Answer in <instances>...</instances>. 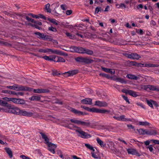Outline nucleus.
<instances>
[{
	"mask_svg": "<svg viewBox=\"0 0 159 159\" xmlns=\"http://www.w3.org/2000/svg\"><path fill=\"white\" fill-rule=\"evenodd\" d=\"M44 60L56 62H65V60L62 57L57 56L55 55H51L49 56H45L42 57Z\"/></svg>",
	"mask_w": 159,
	"mask_h": 159,
	"instance_id": "nucleus-1",
	"label": "nucleus"
},
{
	"mask_svg": "<svg viewBox=\"0 0 159 159\" xmlns=\"http://www.w3.org/2000/svg\"><path fill=\"white\" fill-rule=\"evenodd\" d=\"M75 131L76 133H78V135L81 138L87 139L91 137L90 134L83 131L81 129H77L75 130Z\"/></svg>",
	"mask_w": 159,
	"mask_h": 159,
	"instance_id": "nucleus-2",
	"label": "nucleus"
},
{
	"mask_svg": "<svg viewBox=\"0 0 159 159\" xmlns=\"http://www.w3.org/2000/svg\"><path fill=\"white\" fill-rule=\"evenodd\" d=\"M70 121L78 125H81L83 126H88L90 125V122L88 121H84L77 120L75 119H71Z\"/></svg>",
	"mask_w": 159,
	"mask_h": 159,
	"instance_id": "nucleus-3",
	"label": "nucleus"
},
{
	"mask_svg": "<svg viewBox=\"0 0 159 159\" xmlns=\"http://www.w3.org/2000/svg\"><path fill=\"white\" fill-rule=\"evenodd\" d=\"M75 59L77 62L84 63L86 64L92 63L93 61L92 59L80 57H76Z\"/></svg>",
	"mask_w": 159,
	"mask_h": 159,
	"instance_id": "nucleus-4",
	"label": "nucleus"
},
{
	"mask_svg": "<svg viewBox=\"0 0 159 159\" xmlns=\"http://www.w3.org/2000/svg\"><path fill=\"white\" fill-rule=\"evenodd\" d=\"M7 111H5L6 112H8L9 113L13 114L15 115H19V113L20 109L17 107H14L11 108V107L10 105V107L8 108Z\"/></svg>",
	"mask_w": 159,
	"mask_h": 159,
	"instance_id": "nucleus-5",
	"label": "nucleus"
},
{
	"mask_svg": "<svg viewBox=\"0 0 159 159\" xmlns=\"http://www.w3.org/2000/svg\"><path fill=\"white\" fill-rule=\"evenodd\" d=\"M82 48L81 47L70 46L69 48L70 51L73 52H76L81 54Z\"/></svg>",
	"mask_w": 159,
	"mask_h": 159,
	"instance_id": "nucleus-6",
	"label": "nucleus"
},
{
	"mask_svg": "<svg viewBox=\"0 0 159 159\" xmlns=\"http://www.w3.org/2000/svg\"><path fill=\"white\" fill-rule=\"evenodd\" d=\"M127 151L129 154L135 155L137 157H140L141 154L135 148H129L127 149Z\"/></svg>",
	"mask_w": 159,
	"mask_h": 159,
	"instance_id": "nucleus-7",
	"label": "nucleus"
},
{
	"mask_svg": "<svg viewBox=\"0 0 159 159\" xmlns=\"http://www.w3.org/2000/svg\"><path fill=\"white\" fill-rule=\"evenodd\" d=\"M125 56L128 58L134 60L136 59L138 60L141 57L140 55L135 53H132L130 54L127 53L125 54Z\"/></svg>",
	"mask_w": 159,
	"mask_h": 159,
	"instance_id": "nucleus-8",
	"label": "nucleus"
},
{
	"mask_svg": "<svg viewBox=\"0 0 159 159\" xmlns=\"http://www.w3.org/2000/svg\"><path fill=\"white\" fill-rule=\"evenodd\" d=\"M15 85L16 86V90L31 91L33 89L32 88H29L17 84H15Z\"/></svg>",
	"mask_w": 159,
	"mask_h": 159,
	"instance_id": "nucleus-9",
	"label": "nucleus"
},
{
	"mask_svg": "<svg viewBox=\"0 0 159 159\" xmlns=\"http://www.w3.org/2000/svg\"><path fill=\"white\" fill-rule=\"evenodd\" d=\"M33 115V113L30 111H26L24 110H20V109L19 115L30 117Z\"/></svg>",
	"mask_w": 159,
	"mask_h": 159,
	"instance_id": "nucleus-10",
	"label": "nucleus"
},
{
	"mask_svg": "<svg viewBox=\"0 0 159 159\" xmlns=\"http://www.w3.org/2000/svg\"><path fill=\"white\" fill-rule=\"evenodd\" d=\"M46 145L48 146V150L53 154H54L55 149L56 148L57 146L50 142H49Z\"/></svg>",
	"mask_w": 159,
	"mask_h": 159,
	"instance_id": "nucleus-11",
	"label": "nucleus"
},
{
	"mask_svg": "<svg viewBox=\"0 0 159 159\" xmlns=\"http://www.w3.org/2000/svg\"><path fill=\"white\" fill-rule=\"evenodd\" d=\"M81 54H86L89 55H93L94 52L93 51L91 50L83 47Z\"/></svg>",
	"mask_w": 159,
	"mask_h": 159,
	"instance_id": "nucleus-12",
	"label": "nucleus"
},
{
	"mask_svg": "<svg viewBox=\"0 0 159 159\" xmlns=\"http://www.w3.org/2000/svg\"><path fill=\"white\" fill-rule=\"evenodd\" d=\"M33 91L34 93H48L49 92V90L46 89H34Z\"/></svg>",
	"mask_w": 159,
	"mask_h": 159,
	"instance_id": "nucleus-13",
	"label": "nucleus"
},
{
	"mask_svg": "<svg viewBox=\"0 0 159 159\" xmlns=\"http://www.w3.org/2000/svg\"><path fill=\"white\" fill-rule=\"evenodd\" d=\"M112 80L114 81L120 82L122 83H126V81L123 79L117 77L116 75H114L111 78Z\"/></svg>",
	"mask_w": 159,
	"mask_h": 159,
	"instance_id": "nucleus-14",
	"label": "nucleus"
},
{
	"mask_svg": "<svg viewBox=\"0 0 159 159\" xmlns=\"http://www.w3.org/2000/svg\"><path fill=\"white\" fill-rule=\"evenodd\" d=\"M95 105L100 107H106L107 106V104L105 102L97 101L95 102Z\"/></svg>",
	"mask_w": 159,
	"mask_h": 159,
	"instance_id": "nucleus-15",
	"label": "nucleus"
},
{
	"mask_svg": "<svg viewBox=\"0 0 159 159\" xmlns=\"http://www.w3.org/2000/svg\"><path fill=\"white\" fill-rule=\"evenodd\" d=\"M40 134L42 136V138L44 140V143L47 144L49 142V139L48 136L44 133L40 132Z\"/></svg>",
	"mask_w": 159,
	"mask_h": 159,
	"instance_id": "nucleus-16",
	"label": "nucleus"
},
{
	"mask_svg": "<svg viewBox=\"0 0 159 159\" xmlns=\"http://www.w3.org/2000/svg\"><path fill=\"white\" fill-rule=\"evenodd\" d=\"M81 102L86 104L91 105L92 104V99L89 98H85L82 100L81 101Z\"/></svg>",
	"mask_w": 159,
	"mask_h": 159,
	"instance_id": "nucleus-17",
	"label": "nucleus"
},
{
	"mask_svg": "<svg viewBox=\"0 0 159 159\" xmlns=\"http://www.w3.org/2000/svg\"><path fill=\"white\" fill-rule=\"evenodd\" d=\"M157 134V131L153 129H147L146 134L149 135H155Z\"/></svg>",
	"mask_w": 159,
	"mask_h": 159,
	"instance_id": "nucleus-18",
	"label": "nucleus"
},
{
	"mask_svg": "<svg viewBox=\"0 0 159 159\" xmlns=\"http://www.w3.org/2000/svg\"><path fill=\"white\" fill-rule=\"evenodd\" d=\"M70 110L73 113H74L75 114H77L79 116L86 114V113L84 114L82 112L80 111H78L73 108H70Z\"/></svg>",
	"mask_w": 159,
	"mask_h": 159,
	"instance_id": "nucleus-19",
	"label": "nucleus"
},
{
	"mask_svg": "<svg viewBox=\"0 0 159 159\" xmlns=\"http://www.w3.org/2000/svg\"><path fill=\"white\" fill-rule=\"evenodd\" d=\"M70 110L73 113H74L75 114H77L79 116L86 114V113L84 114L82 112L80 111H78L73 108H70Z\"/></svg>",
	"mask_w": 159,
	"mask_h": 159,
	"instance_id": "nucleus-20",
	"label": "nucleus"
},
{
	"mask_svg": "<svg viewBox=\"0 0 159 159\" xmlns=\"http://www.w3.org/2000/svg\"><path fill=\"white\" fill-rule=\"evenodd\" d=\"M49 52H51L52 53L55 54L57 55H64L63 53L61 51L57 49H54L50 48Z\"/></svg>",
	"mask_w": 159,
	"mask_h": 159,
	"instance_id": "nucleus-21",
	"label": "nucleus"
},
{
	"mask_svg": "<svg viewBox=\"0 0 159 159\" xmlns=\"http://www.w3.org/2000/svg\"><path fill=\"white\" fill-rule=\"evenodd\" d=\"M63 25L65 28H69L72 32L75 30V29L74 28L72 25H69L68 23H64Z\"/></svg>",
	"mask_w": 159,
	"mask_h": 159,
	"instance_id": "nucleus-22",
	"label": "nucleus"
},
{
	"mask_svg": "<svg viewBox=\"0 0 159 159\" xmlns=\"http://www.w3.org/2000/svg\"><path fill=\"white\" fill-rule=\"evenodd\" d=\"M148 87L149 90L159 91V87L154 85H148Z\"/></svg>",
	"mask_w": 159,
	"mask_h": 159,
	"instance_id": "nucleus-23",
	"label": "nucleus"
},
{
	"mask_svg": "<svg viewBox=\"0 0 159 159\" xmlns=\"http://www.w3.org/2000/svg\"><path fill=\"white\" fill-rule=\"evenodd\" d=\"M0 105L3 107H7V108H9L10 107V104L8 103L6 101H3L0 99Z\"/></svg>",
	"mask_w": 159,
	"mask_h": 159,
	"instance_id": "nucleus-24",
	"label": "nucleus"
},
{
	"mask_svg": "<svg viewBox=\"0 0 159 159\" xmlns=\"http://www.w3.org/2000/svg\"><path fill=\"white\" fill-rule=\"evenodd\" d=\"M78 73V71L77 70H70L66 73L67 74L68 76H73L77 74Z\"/></svg>",
	"mask_w": 159,
	"mask_h": 159,
	"instance_id": "nucleus-25",
	"label": "nucleus"
},
{
	"mask_svg": "<svg viewBox=\"0 0 159 159\" xmlns=\"http://www.w3.org/2000/svg\"><path fill=\"white\" fill-rule=\"evenodd\" d=\"M101 68L102 70L105 72L109 73L111 74H114L115 73V71H114L113 72L112 69H111L103 67H102Z\"/></svg>",
	"mask_w": 159,
	"mask_h": 159,
	"instance_id": "nucleus-26",
	"label": "nucleus"
},
{
	"mask_svg": "<svg viewBox=\"0 0 159 159\" xmlns=\"http://www.w3.org/2000/svg\"><path fill=\"white\" fill-rule=\"evenodd\" d=\"M136 130L140 134H146L147 129H137Z\"/></svg>",
	"mask_w": 159,
	"mask_h": 159,
	"instance_id": "nucleus-27",
	"label": "nucleus"
},
{
	"mask_svg": "<svg viewBox=\"0 0 159 159\" xmlns=\"http://www.w3.org/2000/svg\"><path fill=\"white\" fill-rule=\"evenodd\" d=\"M5 149L9 157L10 158H12L13 156V155L11 149L9 148H5Z\"/></svg>",
	"mask_w": 159,
	"mask_h": 159,
	"instance_id": "nucleus-28",
	"label": "nucleus"
},
{
	"mask_svg": "<svg viewBox=\"0 0 159 159\" xmlns=\"http://www.w3.org/2000/svg\"><path fill=\"white\" fill-rule=\"evenodd\" d=\"M29 99L31 101H39L41 99V98L40 96H33L30 98Z\"/></svg>",
	"mask_w": 159,
	"mask_h": 159,
	"instance_id": "nucleus-29",
	"label": "nucleus"
},
{
	"mask_svg": "<svg viewBox=\"0 0 159 159\" xmlns=\"http://www.w3.org/2000/svg\"><path fill=\"white\" fill-rule=\"evenodd\" d=\"M119 121H130L129 119L126 118H125V116L124 115H121L119 117Z\"/></svg>",
	"mask_w": 159,
	"mask_h": 159,
	"instance_id": "nucleus-30",
	"label": "nucleus"
},
{
	"mask_svg": "<svg viewBox=\"0 0 159 159\" xmlns=\"http://www.w3.org/2000/svg\"><path fill=\"white\" fill-rule=\"evenodd\" d=\"M129 94L134 97H136L139 96V95L137 94V92L131 90H130Z\"/></svg>",
	"mask_w": 159,
	"mask_h": 159,
	"instance_id": "nucleus-31",
	"label": "nucleus"
},
{
	"mask_svg": "<svg viewBox=\"0 0 159 159\" xmlns=\"http://www.w3.org/2000/svg\"><path fill=\"white\" fill-rule=\"evenodd\" d=\"M127 76L129 79L131 80H137L139 78L138 77L132 74L128 75Z\"/></svg>",
	"mask_w": 159,
	"mask_h": 159,
	"instance_id": "nucleus-32",
	"label": "nucleus"
},
{
	"mask_svg": "<svg viewBox=\"0 0 159 159\" xmlns=\"http://www.w3.org/2000/svg\"><path fill=\"white\" fill-rule=\"evenodd\" d=\"M34 34L36 35H38V38L43 39L44 34L39 32H35L34 33Z\"/></svg>",
	"mask_w": 159,
	"mask_h": 159,
	"instance_id": "nucleus-33",
	"label": "nucleus"
},
{
	"mask_svg": "<svg viewBox=\"0 0 159 159\" xmlns=\"http://www.w3.org/2000/svg\"><path fill=\"white\" fill-rule=\"evenodd\" d=\"M101 109L94 107L90 108L89 111L93 112L100 113Z\"/></svg>",
	"mask_w": 159,
	"mask_h": 159,
	"instance_id": "nucleus-34",
	"label": "nucleus"
},
{
	"mask_svg": "<svg viewBox=\"0 0 159 159\" xmlns=\"http://www.w3.org/2000/svg\"><path fill=\"white\" fill-rule=\"evenodd\" d=\"M96 140L98 143L102 147H104L105 144L99 138L96 139Z\"/></svg>",
	"mask_w": 159,
	"mask_h": 159,
	"instance_id": "nucleus-35",
	"label": "nucleus"
},
{
	"mask_svg": "<svg viewBox=\"0 0 159 159\" xmlns=\"http://www.w3.org/2000/svg\"><path fill=\"white\" fill-rule=\"evenodd\" d=\"M159 66V65L157 64H154L151 63L145 64L144 66L147 67H157Z\"/></svg>",
	"mask_w": 159,
	"mask_h": 159,
	"instance_id": "nucleus-36",
	"label": "nucleus"
},
{
	"mask_svg": "<svg viewBox=\"0 0 159 159\" xmlns=\"http://www.w3.org/2000/svg\"><path fill=\"white\" fill-rule=\"evenodd\" d=\"M43 39L45 40H48L49 41H51L52 40V37L50 35L44 34Z\"/></svg>",
	"mask_w": 159,
	"mask_h": 159,
	"instance_id": "nucleus-37",
	"label": "nucleus"
},
{
	"mask_svg": "<svg viewBox=\"0 0 159 159\" xmlns=\"http://www.w3.org/2000/svg\"><path fill=\"white\" fill-rule=\"evenodd\" d=\"M146 102L148 105L150 107L152 108H153V100H146Z\"/></svg>",
	"mask_w": 159,
	"mask_h": 159,
	"instance_id": "nucleus-38",
	"label": "nucleus"
},
{
	"mask_svg": "<svg viewBox=\"0 0 159 159\" xmlns=\"http://www.w3.org/2000/svg\"><path fill=\"white\" fill-rule=\"evenodd\" d=\"M116 6L118 8H126L125 5L124 4L122 3H121L120 4H117L116 5Z\"/></svg>",
	"mask_w": 159,
	"mask_h": 159,
	"instance_id": "nucleus-39",
	"label": "nucleus"
},
{
	"mask_svg": "<svg viewBox=\"0 0 159 159\" xmlns=\"http://www.w3.org/2000/svg\"><path fill=\"white\" fill-rule=\"evenodd\" d=\"M139 124L140 125L143 126L149 125L150 124L147 121L144 122H139Z\"/></svg>",
	"mask_w": 159,
	"mask_h": 159,
	"instance_id": "nucleus-40",
	"label": "nucleus"
},
{
	"mask_svg": "<svg viewBox=\"0 0 159 159\" xmlns=\"http://www.w3.org/2000/svg\"><path fill=\"white\" fill-rule=\"evenodd\" d=\"M48 20L50 22L56 25H58V24L57 22V20L55 19L49 18Z\"/></svg>",
	"mask_w": 159,
	"mask_h": 159,
	"instance_id": "nucleus-41",
	"label": "nucleus"
},
{
	"mask_svg": "<svg viewBox=\"0 0 159 159\" xmlns=\"http://www.w3.org/2000/svg\"><path fill=\"white\" fill-rule=\"evenodd\" d=\"M18 101H17V104H24L25 103V101L23 99L18 98Z\"/></svg>",
	"mask_w": 159,
	"mask_h": 159,
	"instance_id": "nucleus-42",
	"label": "nucleus"
},
{
	"mask_svg": "<svg viewBox=\"0 0 159 159\" xmlns=\"http://www.w3.org/2000/svg\"><path fill=\"white\" fill-rule=\"evenodd\" d=\"M103 10L100 7H97L95 9V13H98L99 12H101L102 11H103Z\"/></svg>",
	"mask_w": 159,
	"mask_h": 159,
	"instance_id": "nucleus-43",
	"label": "nucleus"
},
{
	"mask_svg": "<svg viewBox=\"0 0 159 159\" xmlns=\"http://www.w3.org/2000/svg\"><path fill=\"white\" fill-rule=\"evenodd\" d=\"M85 146L88 148L93 151V152L94 151L95 149L93 148V147L91 146L89 144L85 143Z\"/></svg>",
	"mask_w": 159,
	"mask_h": 159,
	"instance_id": "nucleus-44",
	"label": "nucleus"
},
{
	"mask_svg": "<svg viewBox=\"0 0 159 159\" xmlns=\"http://www.w3.org/2000/svg\"><path fill=\"white\" fill-rule=\"evenodd\" d=\"M50 4L48 3L45 5V9L48 12H50L51 11V9L49 8Z\"/></svg>",
	"mask_w": 159,
	"mask_h": 159,
	"instance_id": "nucleus-45",
	"label": "nucleus"
},
{
	"mask_svg": "<svg viewBox=\"0 0 159 159\" xmlns=\"http://www.w3.org/2000/svg\"><path fill=\"white\" fill-rule=\"evenodd\" d=\"M99 75L100 76L105 77L108 79H109L110 78L109 75L106 74L100 73L99 74Z\"/></svg>",
	"mask_w": 159,
	"mask_h": 159,
	"instance_id": "nucleus-46",
	"label": "nucleus"
},
{
	"mask_svg": "<svg viewBox=\"0 0 159 159\" xmlns=\"http://www.w3.org/2000/svg\"><path fill=\"white\" fill-rule=\"evenodd\" d=\"M110 111L108 110H107L105 109H101L100 113H106L107 114H109Z\"/></svg>",
	"mask_w": 159,
	"mask_h": 159,
	"instance_id": "nucleus-47",
	"label": "nucleus"
},
{
	"mask_svg": "<svg viewBox=\"0 0 159 159\" xmlns=\"http://www.w3.org/2000/svg\"><path fill=\"white\" fill-rule=\"evenodd\" d=\"M48 30L50 31H51L54 32H56L57 31V30L56 29L52 26L49 27Z\"/></svg>",
	"mask_w": 159,
	"mask_h": 159,
	"instance_id": "nucleus-48",
	"label": "nucleus"
},
{
	"mask_svg": "<svg viewBox=\"0 0 159 159\" xmlns=\"http://www.w3.org/2000/svg\"><path fill=\"white\" fill-rule=\"evenodd\" d=\"M16 86L15 85H15L13 86H7L6 87L10 89H13L15 90H16Z\"/></svg>",
	"mask_w": 159,
	"mask_h": 159,
	"instance_id": "nucleus-49",
	"label": "nucleus"
},
{
	"mask_svg": "<svg viewBox=\"0 0 159 159\" xmlns=\"http://www.w3.org/2000/svg\"><path fill=\"white\" fill-rule=\"evenodd\" d=\"M127 127L129 129H134V131L135 132H136L135 131L136 129H134V127L132 125L130 124V125H127Z\"/></svg>",
	"mask_w": 159,
	"mask_h": 159,
	"instance_id": "nucleus-50",
	"label": "nucleus"
},
{
	"mask_svg": "<svg viewBox=\"0 0 159 159\" xmlns=\"http://www.w3.org/2000/svg\"><path fill=\"white\" fill-rule=\"evenodd\" d=\"M18 98H11L10 99V101H11L14 103H17V101H18Z\"/></svg>",
	"mask_w": 159,
	"mask_h": 159,
	"instance_id": "nucleus-51",
	"label": "nucleus"
},
{
	"mask_svg": "<svg viewBox=\"0 0 159 159\" xmlns=\"http://www.w3.org/2000/svg\"><path fill=\"white\" fill-rule=\"evenodd\" d=\"M110 144H111V146H110L109 145V148L112 150H114V149L115 148V147H114V143H111Z\"/></svg>",
	"mask_w": 159,
	"mask_h": 159,
	"instance_id": "nucleus-52",
	"label": "nucleus"
},
{
	"mask_svg": "<svg viewBox=\"0 0 159 159\" xmlns=\"http://www.w3.org/2000/svg\"><path fill=\"white\" fill-rule=\"evenodd\" d=\"M61 8L64 11L66 9V6L65 4H63L60 6Z\"/></svg>",
	"mask_w": 159,
	"mask_h": 159,
	"instance_id": "nucleus-53",
	"label": "nucleus"
},
{
	"mask_svg": "<svg viewBox=\"0 0 159 159\" xmlns=\"http://www.w3.org/2000/svg\"><path fill=\"white\" fill-rule=\"evenodd\" d=\"M130 64L132 66H138L139 64L135 61H131L130 62Z\"/></svg>",
	"mask_w": 159,
	"mask_h": 159,
	"instance_id": "nucleus-54",
	"label": "nucleus"
},
{
	"mask_svg": "<svg viewBox=\"0 0 159 159\" xmlns=\"http://www.w3.org/2000/svg\"><path fill=\"white\" fill-rule=\"evenodd\" d=\"M29 15L31 16L33 18L39 19V16L33 14L32 13L29 14Z\"/></svg>",
	"mask_w": 159,
	"mask_h": 159,
	"instance_id": "nucleus-55",
	"label": "nucleus"
},
{
	"mask_svg": "<svg viewBox=\"0 0 159 159\" xmlns=\"http://www.w3.org/2000/svg\"><path fill=\"white\" fill-rule=\"evenodd\" d=\"M122 97L123 99H124V100H125L128 103V104L130 103V102L129 100H128L127 97L125 96L124 95H122Z\"/></svg>",
	"mask_w": 159,
	"mask_h": 159,
	"instance_id": "nucleus-56",
	"label": "nucleus"
},
{
	"mask_svg": "<svg viewBox=\"0 0 159 159\" xmlns=\"http://www.w3.org/2000/svg\"><path fill=\"white\" fill-rule=\"evenodd\" d=\"M130 90H128L125 89H124L122 90V92L125 93L126 94H129V93Z\"/></svg>",
	"mask_w": 159,
	"mask_h": 159,
	"instance_id": "nucleus-57",
	"label": "nucleus"
},
{
	"mask_svg": "<svg viewBox=\"0 0 159 159\" xmlns=\"http://www.w3.org/2000/svg\"><path fill=\"white\" fill-rule=\"evenodd\" d=\"M141 87H142L143 89H144L145 90H148V85H142Z\"/></svg>",
	"mask_w": 159,
	"mask_h": 159,
	"instance_id": "nucleus-58",
	"label": "nucleus"
},
{
	"mask_svg": "<svg viewBox=\"0 0 159 159\" xmlns=\"http://www.w3.org/2000/svg\"><path fill=\"white\" fill-rule=\"evenodd\" d=\"M11 91L10 90H2V93H8L9 94H11Z\"/></svg>",
	"mask_w": 159,
	"mask_h": 159,
	"instance_id": "nucleus-59",
	"label": "nucleus"
},
{
	"mask_svg": "<svg viewBox=\"0 0 159 159\" xmlns=\"http://www.w3.org/2000/svg\"><path fill=\"white\" fill-rule=\"evenodd\" d=\"M20 157L22 158L23 159H32L28 157H26L24 155H21L20 156Z\"/></svg>",
	"mask_w": 159,
	"mask_h": 159,
	"instance_id": "nucleus-60",
	"label": "nucleus"
},
{
	"mask_svg": "<svg viewBox=\"0 0 159 159\" xmlns=\"http://www.w3.org/2000/svg\"><path fill=\"white\" fill-rule=\"evenodd\" d=\"M72 12L71 10H67L66 11V14L67 15H69L72 14Z\"/></svg>",
	"mask_w": 159,
	"mask_h": 159,
	"instance_id": "nucleus-61",
	"label": "nucleus"
},
{
	"mask_svg": "<svg viewBox=\"0 0 159 159\" xmlns=\"http://www.w3.org/2000/svg\"><path fill=\"white\" fill-rule=\"evenodd\" d=\"M137 104L140 107H141L142 108H143V109H145V108L144 106V105L141 103L139 102L137 103Z\"/></svg>",
	"mask_w": 159,
	"mask_h": 159,
	"instance_id": "nucleus-62",
	"label": "nucleus"
},
{
	"mask_svg": "<svg viewBox=\"0 0 159 159\" xmlns=\"http://www.w3.org/2000/svg\"><path fill=\"white\" fill-rule=\"evenodd\" d=\"M81 107L84 109L85 110L87 111H89L90 108L88 107L84 106H81Z\"/></svg>",
	"mask_w": 159,
	"mask_h": 159,
	"instance_id": "nucleus-63",
	"label": "nucleus"
},
{
	"mask_svg": "<svg viewBox=\"0 0 159 159\" xmlns=\"http://www.w3.org/2000/svg\"><path fill=\"white\" fill-rule=\"evenodd\" d=\"M136 8L138 9H139L140 8L142 9L143 8V6L142 4H140L137 6Z\"/></svg>",
	"mask_w": 159,
	"mask_h": 159,
	"instance_id": "nucleus-64",
	"label": "nucleus"
}]
</instances>
